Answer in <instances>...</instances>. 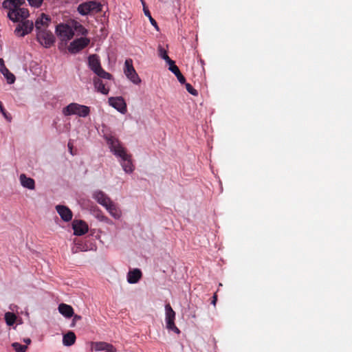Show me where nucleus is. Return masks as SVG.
I'll return each mask as SVG.
<instances>
[{"instance_id":"nucleus-1","label":"nucleus","mask_w":352,"mask_h":352,"mask_svg":"<svg viewBox=\"0 0 352 352\" xmlns=\"http://www.w3.org/2000/svg\"><path fill=\"white\" fill-rule=\"evenodd\" d=\"M104 138L110 151L118 157L120 158V164L126 173L133 172L135 167L132 162L131 155L126 153L118 138L112 135H105Z\"/></svg>"},{"instance_id":"nucleus-2","label":"nucleus","mask_w":352,"mask_h":352,"mask_svg":"<svg viewBox=\"0 0 352 352\" xmlns=\"http://www.w3.org/2000/svg\"><path fill=\"white\" fill-rule=\"evenodd\" d=\"M90 109L89 107L78 103L72 102L63 109V113L65 116L76 115L79 117L85 118L89 116Z\"/></svg>"},{"instance_id":"nucleus-3","label":"nucleus","mask_w":352,"mask_h":352,"mask_svg":"<svg viewBox=\"0 0 352 352\" xmlns=\"http://www.w3.org/2000/svg\"><path fill=\"white\" fill-rule=\"evenodd\" d=\"M56 33L61 41H67L74 35L72 28L67 24L60 23L56 27Z\"/></svg>"},{"instance_id":"nucleus-4","label":"nucleus","mask_w":352,"mask_h":352,"mask_svg":"<svg viewBox=\"0 0 352 352\" xmlns=\"http://www.w3.org/2000/svg\"><path fill=\"white\" fill-rule=\"evenodd\" d=\"M165 311L166 328L177 333H179V329L175 324V312L169 303L165 305Z\"/></svg>"},{"instance_id":"nucleus-5","label":"nucleus","mask_w":352,"mask_h":352,"mask_svg":"<svg viewBox=\"0 0 352 352\" xmlns=\"http://www.w3.org/2000/svg\"><path fill=\"white\" fill-rule=\"evenodd\" d=\"M77 10L82 15H87L92 11L98 12L101 10V4L93 1L85 2L80 4Z\"/></svg>"},{"instance_id":"nucleus-6","label":"nucleus","mask_w":352,"mask_h":352,"mask_svg":"<svg viewBox=\"0 0 352 352\" xmlns=\"http://www.w3.org/2000/svg\"><path fill=\"white\" fill-rule=\"evenodd\" d=\"M124 72L126 77L134 84L138 85L140 82V79L133 66V60L131 58L125 60Z\"/></svg>"},{"instance_id":"nucleus-7","label":"nucleus","mask_w":352,"mask_h":352,"mask_svg":"<svg viewBox=\"0 0 352 352\" xmlns=\"http://www.w3.org/2000/svg\"><path fill=\"white\" fill-rule=\"evenodd\" d=\"M36 38L45 47H50L55 41L53 34L47 30L36 32Z\"/></svg>"},{"instance_id":"nucleus-8","label":"nucleus","mask_w":352,"mask_h":352,"mask_svg":"<svg viewBox=\"0 0 352 352\" xmlns=\"http://www.w3.org/2000/svg\"><path fill=\"white\" fill-rule=\"evenodd\" d=\"M89 42V38L86 37L76 38L70 43L68 50L71 53L76 54L87 47Z\"/></svg>"},{"instance_id":"nucleus-9","label":"nucleus","mask_w":352,"mask_h":352,"mask_svg":"<svg viewBox=\"0 0 352 352\" xmlns=\"http://www.w3.org/2000/svg\"><path fill=\"white\" fill-rule=\"evenodd\" d=\"M33 28V22L29 20H25L21 24H19L14 30V33L16 36L22 37L30 33Z\"/></svg>"},{"instance_id":"nucleus-10","label":"nucleus","mask_w":352,"mask_h":352,"mask_svg":"<svg viewBox=\"0 0 352 352\" xmlns=\"http://www.w3.org/2000/svg\"><path fill=\"white\" fill-rule=\"evenodd\" d=\"M28 15V10L23 8L10 10L8 13V16L13 21H19L20 19H26Z\"/></svg>"},{"instance_id":"nucleus-11","label":"nucleus","mask_w":352,"mask_h":352,"mask_svg":"<svg viewBox=\"0 0 352 352\" xmlns=\"http://www.w3.org/2000/svg\"><path fill=\"white\" fill-rule=\"evenodd\" d=\"M51 21V19L49 16L44 13H42L39 17L35 21V28L36 32L47 30L49 24Z\"/></svg>"},{"instance_id":"nucleus-12","label":"nucleus","mask_w":352,"mask_h":352,"mask_svg":"<svg viewBox=\"0 0 352 352\" xmlns=\"http://www.w3.org/2000/svg\"><path fill=\"white\" fill-rule=\"evenodd\" d=\"M74 234L76 236H81L88 232V225L82 220H74L72 223Z\"/></svg>"},{"instance_id":"nucleus-13","label":"nucleus","mask_w":352,"mask_h":352,"mask_svg":"<svg viewBox=\"0 0 352 352\" xmlns=\"http://www.w3.org/2000/svg\"><path fill=\"white\" fill-rule=\"evenodd\" d=\"M109 103L119 112L125 113L126 112V104L122 97H116L109 98Z\"/></svg>"},{"instance_id":"nucleus-14","label":"nucleus","mask_w":352,"mask_h":352,"mask_svg":"<svg viewBox=\"0 0 352 352\" xmlns=\"http://www.w3.org/2000/svg\"><path fill=\"white\" fill-rule=\"evenodd\" d=\"M93 198L103 207L106 208L112 201L110 197L102 190H96L93 192Z\"/></svg>"},{"instance_id":"nucleus-15","label":"nucleus","mask_w":352,"mask_h":352,"mask_svg":"<svg viewBox=\"0 0 352 352\" xmlns=\"http://www.w3.org/2000/svg\"><path fill=\"white\" fill-rule=\"evenodd\" d=\"M56 210L63 221L68 222L72 220L73 213L67 206L57 205L56 206Z\"/></svg>"},{"instance_id":"nucleus-16","label":"nucleus","mask_w":352,"mask_h":352,"mask_svg":"<svg viewBox=\"0 0 352 352\" xmlns=\"http://www.w3.org/2000/svg\"><path fill=\"white\" fill-rule=\"evenodd\" d=\"M25 3V0H5L2 3L4 9L10 10L21 8L20 6Z\"/></svg>"},{"instance_id":"nucleus-17","label":"nucleus","mask_w":352,"mask_h":352,"mask_svg":"<svg viewBox=\"0 0 352 352\" xmlns=\"http://www.w3.org/2000/svg\"><path fill=\"white\" fill-rule=\"evenodd\" d=\"M142 274L140 269L130 270L127 274V281L131 284L137 283L142 278Z\"/></svg>"},{"instance_id":"nucleus-18","label":"nucleus","mask_w":352,"mask_h":352,"mask_svg":"<svg viewBox=\"0 0 352 352\" xmlns=\"http://www.w3.org/2000/svg\"><path fill=\"white\" fill-rule=\"evenodd\" d=\"M88 62L89 67L94 73L97 72L102 67L99 57L96 54L90 55Z\"/></svg>"},{"instance_id":"nucleus-19","label":"nucleus","mask_w":352,"mask_h":352,"mask_svg":"<svg viewBox=\"0 0 352 352\" xmlns=\"http://www.w3.org/2000/svg\"><path fill=\"white\" fill-rule=\"evenodd\" d=\"M21 184L26 188L34 190L35 188L34 180L31 177H28L25 174H21L19 177Z\"/></svg>"},{"instance_id":"nucleus-20","label":"nucleus","mask_w":352,"mask_h":352,"mask_svg":"<svg viewBox=\"0 0 352 352\" xmlns=\"http://www.w3.org/2000/svg\"><path fill=\"white\" fill-rule=\"evenodd\" d=\"M105 208L115 219H119L121 217L122 212L120 209L113 201Z\"/></svg>"},{"instance_id":"nucleus-21","label":"nucleus","mask_w":352,"mask_h":352,"mask_svg":"<svg viewBox=\"0 0 352 352\" xmlns=\"http://www.w3.org/2000/svg\"><path fill=\"white\" fill-rule=\"evenodd\" d=\"M59 312L66 318H71L74 316V309L72 306L61 303L58 306Z\"/></svg>"},{"instance_id":"nucleus-22","label":"nucleus","mask_w":352,"mask_h":352,"mask_svg":"<svg viewBox=\"0 0 352 352\" xmlns=\"http://www.w3.org/2000/svg\"><path fill=\"white\" fill-rule=\"evenodd\" d=\"M169 70L171 71L177 78V80L181 82L184 83L185 82V78L180 72L179 67L175 65V61L170 62L168 64Z\"/></svg>"},{"instance_id":"nucleus-23","label":"nucleus","mask_w":352,"mask_h":352,"mask_svg":"<svg viewBox=\"0 0 352 352\" xmlns=\"http://www.w3.org/2000/svg\"><path fill=\"white\" fill-rule=\"evenodd\" d=\"M76 335L72 331H69L63 336V343L65 346H72L76 342Z\"/></svg>"},{"instance_id":"nucleus-24","label":"nucleus","mask_w":352,"mask_h":352,"mask_svg":"<svg viewBox=\"0 0 352 352\" xmlns=\"http://www.w3.org/2000/svg\"><path fill=\"white\" fill-rule=\"evenodd\" d=\"M142 6H143V11L144 14L148 18L151 23L155 28L156 30H159L157 23L156 21L152 17L151 12L148 8V7L146 6L145 2L143 0H141Z\"/></svg>"},{"instance_id":"nucleus-25","label":"nucleus","mask_w":352,"mask_h":352,"mask_svg":"<svg viewBox=\"0 0 352 352\" xmlns=\"http://www.w3.org/2000/svg\"><path fill=\"white\" fill-rule=\"evenodd\" d=\"M157 51H158V56L162 58V59H164L166 63L168 65L169 63H170V62H173V60H171L170 58V57L168 56L167 54V52L166 50L162 46V45H159L158 46V48H157Z\"/></svg>"},{"instance_id":"nucleus-26","label":"nucleus","mask_w":352,"mask_h":352,"mask_svg":"<svg viewBox=\"0 0 352 352\" xmlns=\"http://www.w3.org/2000/svg\"><path fill=\"white\" fill-rule=\"evenodd\" d=\"M113 346L104 342H96L94 344V349L96 351L110 350Z\"/></svg>"},{"instance_id":"nucleus-27","label":"nucleus","mask_w":352,"mask_h":352,"mask_svg":"<svg viewBox=\"0 0 352 352\" xmlns=\"http://www.w3.org/2000/svg\"><path fill=\"white\" fill-rule=\"evenodd\" d=\"M16 319V316L14 313L6 312L5 314V320L8 325L12 326L14 324Z\"/></svg>"},{"instance_id":"nucleus-28","label":"nucleus","mask_w":352,"mask_h":352,"mask_svg":"<svg viewBox=\"0 0 352 352\" xmlns=\"http://www.w3.org/2000/svg\"><path fill=\"white\" fill-rule=\"evenodd\" d=\"M8 84H12L15 81V76L8 69V72H1Z\"/></svg>"},{"instance_id":"nucleus-29","label":"nucleus","mask_w":352,"mask_h":352,"mask_svg":"<svg viewBox=\"0 0 352 352\" xmlns=\"http://www.w3.org/2000/svg\"><path fill=\"white\" fill-rule=\"evenodd\" d=\"M12 346L16 351V352H25L28 349L26 345H22L19 342H13Z\"/></svg>"},{"instance_id":"nucleus-30","label":"nucleus","mask_w":352,"mask_h":352,"mask_svg":"<svg viewBox=\"0 0 352 352\" xmlns=\"http://www.w3.org/2000/svg\"><path fill=\"white\" fill-rule=\"evenodd\" d=\"M95 74L104 79H110L111 77V75L109 73L105 72L102 67Z\"/></svg>"},{"instance_id":"nucleus-31","label":"nucleus","mask_w":352,"mask_h":352,"mask_svg":"<svg viewBox=\"0 0 352 352\" xmlns=\"http://www.w3.org/2000/svg\"><path fill=\"white\" fill-rule=\"evenodd\" d=\"M28 1L32 6L38 8L41 5L43 0H28Z\"/></svg>"},{"instance_id":"nucleus-32","label":"nucleus","mask_w":352,"mask_h":352,"mask_svg":"<svg viewBox=\"0 0 352 352\" xmlns=\"http://www.w3.org/2000/svg\"><path fill=\"white\" fill-rule=\"evenodd\" d=\"M0 72H8V68L6 67L4 60L3 58H0Z\"/></svg>"},{"instance_id":"nucleus-33","label":"nucleus","mask_w":352,"mask_h":352,"mask_svg":"<svg viewBox=\"0 0 352 352\" xmlns=\"http://www.w3.org/2000/svg\"><path fill=\"white\" fill-rule=\"evenodd\" d=\"M0 112L2 113L3 117L9 122L11 121L12 117L6 111L5 109H3V111H0Z\"/></svg>"},{"instance_id":"nucleus-34","label":"nucleus","mask_w":352,"mask_h":352,"mask_svg":"<svg viewBox=\"0 0 352 352\" xmlns=\"http://www.w3.org/2000/svg\"><path fill=\"white\" fill-rule=\"evenodd\" d=\"M76 30H79L83 35H86L87 34V30L82 25L76 26Z\"/></svg>"},{"instance_id":"nucleus-35","label":"nucleus","mask_w":352,"mask_h":352,"mask_svg":"<svg viewBox=\"0 0 352 352\" xmlns=\"http://www.w3.org/2000/svg\"><path fill=\"white\" fill-rule=\"evenodd\" d=\"M73 316L74 318L71 324L72 327H74L77 321L80 320L82 319L81 316L79 315H74Z\"/></svg>"},{"instance_id":"nucleus-36","label":"nucleus","mask_w":352,"mask_h":352,"mask_svg":"<svg viewBox=\"0 0 352 352\" xmlns=\"http://www.w3.org/2000/svg\"><path fill=\"white\" fill-rule=\"evenodd\" d=\"M187 90H188V91L190 94H192V95H193V96H198V94H199L198 89H187Z\"/></svg>"},{"instance_id":"nucleus-37","label":"nucleus","mask_w":352,"mask_h":352,"mask_svg":"<svg viewBox=\"0 0 352 352\" xmlns=\"http://www.w3.org/2000/svg\"><path fill=\"white\" fill-rule=\"evenodd\" d=\"M217 296L216 294H214L213 297H212V300L211 301V304H212L214 306H215L216 303H217Z\"/></svg>"},{"instance_id":"nucleus-38","label":"nucleus","mask_w":352,"mask_h":352,"mask_svg":"<svg viewBox=\"0 0 352 352\" xmlns=\"http://www.w3.org/2000/svg\"><path fill=\"white\" fill-rule=\"evenodd\" d=\"M98 91H100V92L103 94H107L109 93V89H98Z\"/></svg>"},{"instance_id":"nucleus-39","label":"nucleus","mask_w":352,"mask_h":352,"mask_svg":"<svg viewBox=\"0 0 352 352\" xmlns=\"http://www.w3.org/2000/svg\"><path fill=\"white\" fill-rule=\"evenodd\" d=\"M23 342L27 344H30L31 343V340L30 338H24Z\"/></svg>"},{"instance_id":"nucleus-40","label":"nucleus","mask_w":352,"mask_h":352,"mask_svg":"<svg viewBox=\"0 0 352 352\" xmlns=\"http://www.w3.org/2000/svg\"><path fill=\"white\" fill-rule=\"evenodd\" d=\"M68 147L70 150L71 153L72 154V144L70 142L68 143Z\"/></svg>"},{"instance_id":"nucleus-41","label":"nucleus","mask_w":352,"mask_h":352,"mask_svg":"<svg viewBox=\"0 0 352 352\" xmlns=\"http://www.w3.org/2000/svg\"><path fill=\"white\" fill-rule=\"evenodd\" d=\"M3 109H4L3 105L2 102L0 101V111H3Z\"/></svg>"},{"instance_id":"nucleus-42","label":"nucleus","mask_w":352,"mask_h":352,"mask_svg":"<svg viewBox=\"0 0 352 352\" xmlns=\"http://www.w3.org/2000/svg\"><path fill=\"white\" fill-rule=\"evenodd\" d=\"M186 88L189 89V88H192V86L190 84H186Z\"/></svg>"},{"instance_id":"nucleus-43","label":"nucleus","mask_w":352,"mask_h":352,"mask_svg":"<svg viewBox=\"0 0 352 352\" xmlns=\"http://www.w3.org/2000/svg\"><path fill=\"white\" fill-rule=\"evenodd\" d=\"M98 88H102V89H104L105 88V85H100L99 87Z\"/></svg>"}]
</instances>
